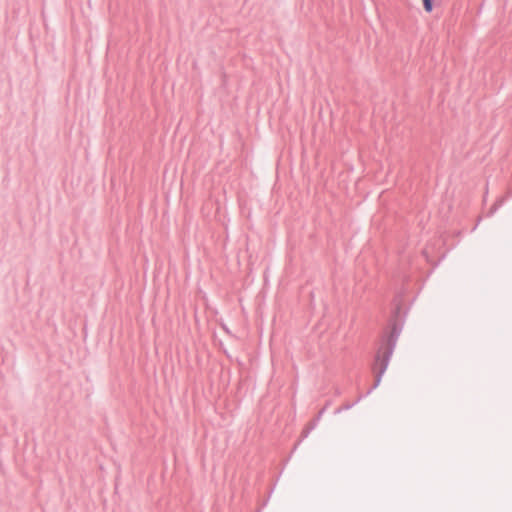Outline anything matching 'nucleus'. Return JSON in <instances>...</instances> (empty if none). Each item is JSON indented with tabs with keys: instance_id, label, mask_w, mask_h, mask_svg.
<instances>
[{
	"instance_id": "nucleus-1",
	"label": "nucleus",
	"mask_w": 512,
	"mask_h": 512,
	"mask_svg": "<svg viewBox=\"0 0 512 512\" xmlns=\"http://www.w3.org/2000/svg\"><path fill=\"white\" fill-rule=\"evenodd\" d=\"M424 9L426 12H431L433 9L431 0H423Z\"/></svg>"
}]
</instances>
